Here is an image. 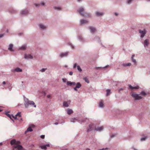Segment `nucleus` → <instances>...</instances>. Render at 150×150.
I'll return each instance as SVG.
<instances>
[{
  "instance_id": "obj_44",
  "label": "nucleus",
  "mask_w": 150,
  "mask_h": 150,
  "mask_svg": "<svg viewBox=\"0 0 150 150\" xmlns=\"http://www.w3.org/2000/svg\"><path fill=\"white\" fill-rule=\"evenodd\" d=\"M133 0H128L127 1V3L128 4H130Z\"/></svg>"
},
{
  "instance_id": "obj_43",
  "label": "nucleus",
  "mask_w": 150,
  "mask_h": 150,
  "mask_svg": "<svg viewBox=\"0 0 150 150\" xmlns=\"http://www.w3.org/2000/svg\"><path fill=\"white\" fill-rule=\"evenodd\" d=\"M69 45L71 46V47L72 48L74 49V46L71 44V43H68Z\"/></svg>"
},
{
  "instance_id": "obj_20",
  "label": "nucleus",
  "mask_w": 150,
  "mask_h": 150,
  "mask_svg": "<svg viewBox=\"0 0 150 150\" xmlns=\"http://www.w3.org/2000/svg\"><path fill=\"white\" fill-rule=\"evenodd\" d=\"M84 16H85L87 18H90L91 17V16L90 13L85 12H84Z\"/></svg>"
},
{
  "instance_id": "obj_48",
  "label": "nucleus",
  "mask_w": 150,
  "mask_h": 150,
  "mask_svg": "<svg viewBox=\"0 0 150 150\" xmlns=\"http://www.w3.org/2000/svg\"><path fill=\"white\" fill-rule=\"evenodd\" d=\"M62 80L65 83L67 81V79H66L63 78L62 79Z\"/></svg>"
},
{
  "instance_id": "obj_9",
  "label": "nucleus",
  "mask_w": 150,
  "mask_h": 150,
  "mask_svg": "<svg viewBox=\"0 0 150 150\" xmlns=\"http://www.w3.org/2000/svg\"><path fill=\"white\" fill-rule=\"evenodd\" d=\"M88 21L84 19H81L80 20V23L81 25L84 24H87L88 23Z\"/></svg>"
},
{
  "instance_id": "obj_49",
  "label": "nucleus",
  "mask_w": 150,
  "mask_h": 150,
  "mask_svg": "<svg viewBox=\"0 0 150 150\" xmlns=\"http://www.w3.org/2000/svg\"><path fill=\"white\" fill-rule=\"evenodd\" d=\"M12 116L15 119H17V116H14L13 115H12Z\"/></svg>"
},
{
  "instance_id": "obj_34",
  "label": "nucleus",
  "mask_w": 150,
  "mask_h": 150,
  "mask_svg": "<svg viewBox=\"0 0 150 150\" xmlns=\"http://www.w3.org/2000/svg\"><path fill=\"white\" fill-rule=\"evenodd\" d=\"M147 138V137L146 136L142 137L140 139V141H145L146 139Z\"/></svg>"
},
{
  "instance_id": "obj_59",
  "label": "nucleus",
  "mask_w": 150,
  "mask_h": 150,
  "mask_svg": "<svg viewBox=\"0 0 150 150\" xmlns=\"http://www.w3.org/2000/svg\"><path fill=\"white\" fill-rule=\"evenodd\" d=\"M7 83V82L6 83L5 81H3V82H2V84H3V85H5V84H6Z\"/></svg>"
},
{
  "instance_id": "obj_50",
  "label": "nucleus",
  "mask_w": 150,
  "mask_h": 150,
  "mask_svg": "<svg viewBox=\"0 0 150 150\" xmlns=\"http://www.w3.org/2000/svg\"><path fill=\"white\" fill-rule=\"evenodd\" d=\"M5 33L1 34V38L3 37L5 35Z\"/></svg>"
},
{
  "instance_id": "obj_22",
  "label": "nucleus",
  "mask_w": 150,
  "mask_h": 150,
  "mask_svg": "<svg viewBox=\"0 0 150 150\" xmlns=\"http://www.w3.org/2000/svg\"><path fill=\"white\" fill-rule=\"evenodd\" d=\"M96 15L98 16H103L104 13L103 12H99L98 11H96L95 13Z\"/></svg>"
},
{
  "instance_id": "obj_60",
  "label": "nucleus",
  "mask_w": 150,
  "mask_h": 150,
  "mask_svg": "<svg viewBox=\"0 0 150 150\" xmlns=\"http://www.w3.org/2000/svg\"><path fill=\"white\" fill-rule=\"evenodd\" d=\"M77 88H76V86L74 88V90L76 91H77Z\"/></svg>"
},
{
  "instance_id": "obj_21",
  "label": "nucleus",
  "mask_w": 150,
  "mask_h": 150,
  "mask_svg": "<svg viewBox=\"0 0 150 150\" xmlns=\"http://www.w3.org/2000/svg\"><path fill=\"white\" fill-rule=\"evenodd\" d=\"M27 45L26 44L22 45L19 48V50H25L26 49Z\"/></svg>"
},
{
  "instance_id": "obj_14",
  "label": "nucleus",
  "mask_w": 150,
  "mask_h": 150,
  "mask_svg": "<svg viewBox=\"0 0 150 150\" xmlns=\"http://www.w3.org/2000/svg\"><path fill=\"white\" fill-rule=\"evenodd\" d=\"M8 11L11 14L15 13L16 12V10L12 8H10L8 10Z\"/></svg>"
},
{
  "instance_id": "obj_53",
  "label": "nucleus",
  "mask_w": 150,
  "mask_h": 150,
  "mask_svg": "<svg viewBox=\"0 0 150 150\" xmlns=\"http://www.w3.org/2000/svg\"><path fill=\"white\" fill-rule=\"evenodd\" d=\"M47 98H51V96L50 95H47Z\"/></svg>"
},
{
  "instance_id": "obj_63",
  "label": "nucleus",
  "mask_w": 150,
  "mask_h": 150,
  "mask_svg": "<svg viewBox=\"0 0 150 150\" xmlns=\"http://www.w3.org/2000/svg\"><path fill=\"white\" fill-rule=\"evenodd\" d=\"M23 33H20L18 34V35H23Z\"/></svg>"
},
{
  "instance_id": "obj_55",
  "label": "nucleus",
  "mask_w": 150,
  "mask_h": 150,
  "mask_svg": "<svg viewBox=\"0 0 150 150\" xmlns=\"http://www.w3.org/2000/svg\"><path fill=\"white\" fill-rule=\"evenodd\" d=\"M123 90V88H120V89H119L118 90V91L119 92H120V91L121 90Z\"/></svg>"
},
{
  "instance_id": "obj_19",
  "label": "nucleus",
  "mask_w": 150,
  "mask_h": 150,
  "mask_svg": "<svg viewBox=\"0 0 150 150\" xmlns=\"http://www.w3.org/2000/svg\"><path fill=\"white\" fill-rule=\"evenodd\" d=\"M149 40L148 39H146L144 42V46L145 47L148 46L149 45Z\"/></svg>"
},
{
  "instance_id": "obj_61",
  "label": "nucleus",
  "mask_w": 150,
  "mask_h": 150,
  "mask_svg": "<svg viewBox=\"0 0 150 150\" xmlns=\"http://www.w3.org/2000/svg\"><path fill=\"white\" fill-rule=\"evenodd\" d=\"M132 148L134 150H138L137 149H135V148H134V146H132Z\"/></svg>"
},
{
  "instance_id": "obj_57",
  "label": "nucleus",
  "mask_w": 150,
  "mask_h": 150,
  "mask_svg": "<svg viewBox=\"0 0 150 150\" xmlns=\"http://www.w3.org/2000/svg\"><path fill=\"white\" fill-rule=\"evenodd\" d=\"M96 139H93V142L94 143H96Z\"/></svg>"
},
{
  "instance_id": "obj_3",
  "label": "nucleus",
  "mask_w": 150,
  "mask_h": 150,
  "mask_svg": "<svg viewBox=\"0 0 150 150\" xmlns=\"http://www.w3.org/2000/svg\"><path fill=\"white\" fill-rule=\"evenodd\" d=\"M139 94H138L134 93H132L131 96L135 99L136 100H139L142 98V97L139 96Z\"/></svg>"
},
{
  "instance_id": "obj_32",
  "label": "nucleus",
  "mask_w": 150,
  "mask_h": 150,
  "mask_svg": "<svg viewBox=\"0 0 150 150\" xmlns=\"http://www.w3.org/2000/svg\"><path fill=\"white\" fill-rule=\"evenodd\" d=\"M78 120V119H76L75 118H71L70 119V121L71 122L74 123L76 122V121H77Z\"/></svg>"
},
{
  "instance_id": "obj_10",
  "label": "nucleus",
  "mask_w": 150,
  "mask_h": 150,
  "mask_svg": "<svg viewBox=\"0 0 150 150\" xmlns=\"http://www.w3.org/2000/svg\"><path fill=\"white\" fill-rule=\"evenodd\" d=\"M70 101L69 100L68 101H64L63 103V105L64 107H68L70 103Z\"/></svg>"
},
{
  "instance_id": "obj_31",
  "label": "nucleus",
  "mask_w": 150,
  "mask_h": 150,
  "mask_svg": "<svg viewBox=\"0 0 150 150\" xmlns=\"http://www.w3.org/2000/svg\"><path fill=\"white\" fill-rule=\"evenodd\" d=\"M108 65H106V66H105V67H95V69H104V68H107L108 67Z\"/></svg>"
},
{
  "instance_id": "obj_25",
  "label": "nucleus",
  "mask_w": 150,
  "mask_h": 150,
  "mask_svg": "<svg viewBox=\"0 0 150 150\" xmlns=\"http://www.w3.org/2000/svg\"><path fill=\"white\" fill-rule=\"evenodd\" d=\"M67 113L68 115H70L73 113V110L72 109L69 108L67 110Z\"/></svg>"
},
{
  "instance_id": "obj_8",
  "label": "nucleus",
  "mask_w": 150,
  "mask_h": 150,
  "mask_svg": "<svg viewBox=\"0 0 150 150\" xmlns=\"http://www.w3.org/2000/svg\"><path fill=\"white\" fill-rule=\"evenodd\" d=\"M69 53L68 52H65L61 53L59 54V56L61 58H62L64 57L67 56Z\"/></svg>"
},
{
  "instance_id": "obj_6",
  "label": "nucleus",
  "mask_w": 150,
  "mask_h": 150,
  "mask_svg": "<svg viewBox=\"0 0 150 150\" xmlns=\"http://www.w3.org/2000/svg\"><path fill=\"white\" fill-rule=\"evenodd\" d=\"M38 26L41 30H45L47 28V27L45 25L42 24H39Z\"/></svg>"
},
{
  "instance_id": "obj_41",
  "label": "nucleus",
  "mask_w": 150,
  "mask_h": 150,
  "mask_svg": "<svg viewBox=\"0 0 150 150\" xmlns=\"http://www.w3.org/2000/svg\"><path fill=\"white\" fill-rule=\"evenodd\" d=\"M21 112H18V113L16 115V116H18L19 117H21Z\"/></svg>"
},
{
  "instance_id": "obj_40",
  "label": "nucleus",
  "mask_w": 150,
  "mask_h": 150,
  "mask_svg": "<svg viewBox=\"0 0 150 150\" xmlns=\"http://www.w3.org/2000/svg\"><path fill=\"white\" fill-rule=\"evenodd\" d=\"M77 69L79 71L81 72L82 71V70L81 69V68H80L79 66L78 65L77 66Z\"/></svg>"
},
{
  "instance_id": "obj_33",
  "label": "nucleus",
  "mask_w": 150,
  "mask_h": 150,
  "mask_svg": "<svg viewBox=\"0 0 150 150\" xmlns=\"http://www.w3.org/2000/svg\"><path fill=\"white\" fill-rule=\"evenodd\" d=\"M131 64L130 63H128L127 64L123 63L122 65L124 67H126L127 66H130L131 65Z\"/></svg>"
},
{
  "instance_id": "obj_47",
  "label": "nucleus",
  "mask_w": 150,
  "mask_h": 150,
  "mask_svg": "<svg viewBox=\"0 0 150 150\" xmlns=\"http://www.w3.org/2000/svg\"><path fill=\"white\" fill-rule=\"evenodd\" d=\"M140 93L142 95H146V93L144 91L141 92Z\"/></svg>"
},
{
  "instance_id": "obj_26",
  "label": "nucleus",
  "mask_w": 150,
  "mask_h": 150,
  "mask_svg": "<svg viewBox=\"0 0 150 150\" xmlns=\"http://www.w3.org/2000/svg\"><path fill=\"white\" fill-rule=\"evenodd\" d=\"M129 88L131 89H138L139 88L138 86H135L133 87L131 85L129 84Z\"/></svg>"
},
{
  "instance_id": "obj_45",
  "label": "nucleus",
  "mask_w": 150,
  "mask_h": 150,
  "mask_svg": "<svg viewBox=\"0 0 150 150\" xmlns=\"http://www.w3.org/2000/svg\"><path fill=\"white\" fill-rule=\"evenodd\" d=\"M47 69L46 68H42L41 70L40 71L42 72H44Z\"/></svg>"
},
{
  "instance_id": "obj_38",
  "label": "nucleus",
  "mask_w": 150,
  "mask_h": 150,
  "mask_svg": "<svg viewBox=\"0 0 150 150\" xmlns=\"http://www.w3.org/2000/svg\"><path fill=\"white\" fill-rule=\"evenodd\" d=\"M34 5L37 8H39L40 6V4L37 3H35L34 4Z\"/></svg>"
},
{
  "instance_id": "obj_46",
  "label": "nucleus",
  "mask_w": 150,
  "mask_h": 150,
  "mask_svg": "<svg viewBox=\"0 0 150 150\" xmlns=\"http://www.w3.org/2000/svg\"><path fill=\"white\" fill-rule=\"evenodd\" d=\"M54 9H57V10H60L61 9V8L60 7H54Z\"/></svg>"
},
{
  "instance_id": "obj_1",
  "label": "nucleus",
  "mask_w": 150,
  "mask_h": 150,
  "mask_svg": "<svg viewBox=\"0 0 150 150\" xmlns=\"http://www.w3.org/2000/svg\"><path fill=\"white\" fill-rule=\"evenodd\" d=\"M19 143L20 142H16L15 139H13L11 141L10 144L11 145H13L14 144L15 145L13 147L15 149L13 150H21L23 148L22 146L21 145H18Z\"/></svg>"
},
{
  "instance_id": "obj_51",
  "label": "nucleus",
  "mask_w": 150,
  "mask_h": 150,
  "mask_svg": "<svg viewBox=\"0 0 150 150\" xmlns=\"http://www.w3.org/2000/svg\"><path fill=\"white\" fill-rule=\"evenodd\" d=\"M45 135H41L40 136V137L42 139H44L45 138Z\"/></svg>"
},
{
  "instance_id": "obj_2",
  "label": "nucleus",
  "mask_w": 150,
  "mask_h": 150,
  "mask_svg": "<svg viewBox=\"0 0 150 150\" xmlns=\"http://www.w3.org/2000/svg\"><path fill=\"white\" fill-rule=\"evenodd\" d=\"M24 100L25 102L24 105L26 108H28L29 105L33 106L35 108L36 107V105L33 101L29 100L28 99L26 98H24Z\"/></svg>"
},
{
  "instance_id": "obj_62",
  "label": "nucleus",
  "mask_w": 150,
  "mask_h": 150,
  "mask_svg": "<svg viewBox=\"0 0 150 150\" xmlns=\"http://www.w3.org/2000/svg\"><path fill=\"white\" fill-rule=\"evenodd\" d=\"M118 13H115V15L116 16H117L118 15Z\"/></svg>"
},
{
  "instance_id": "obj_27",
  "label": "nucleus",
  "mask_w": 150,
  "mask_h": 150,
  "mask_svg": "<svg viewBox=\"0 0 150 150\" xmlns=\"http://www.w3.org/2000/svg\"><path fill=\"white\" fill-rule=\"evenodd\" d=\"M33 131V129L31 128L30 127H29L25 131V134H26V133L28 132H32Z\"/></svg>"
},
{
  "instance_id": "obj_16",
  "label": "nucleus",
  "mask_w": 150,
  "mask_h": 150,
  "mask_svg": "<svg viewBox=\"0 0 150 150\" xmlns=\"http://www.w3.org/2000/svg\"><path fill=\"white\" fill-rule=\"evenodd\" d=\"M76 84V83L75 82H71L70 81H68L67 83V86H71V85L75 86Z\"/></svg>"
},
{
  "instance_id": "obj_58",
  "label": "nucleus",
  "mask_w": 150,
  "mask_h": 150,
  "mask_svg": "<svg viewBox=\"0 0 150 150\" xmlns=\"http://www.w3.org/2000/svg\"><path fill=\"white\" fill-rule=\"evenodd\" d=\"M46 147H49L50 146V145L49 144H45Z\"/></svg>"
},
{
  "instance_id": "obj_29",
  "label": "nucleus",
  "mask_w": 150,
  "mask_h": 150,
  "mask_svg": "<svg viewBox=\"0 0 150 150\" xmlns=\"http://www.w3.org/2000/svg\"><path fill=\"white\" fill-rule=\"evenodd\" d=\"M85 120V118H83L81 119H78V120L77 121H78L79 123H81L84 122Z\"/></svg>"
},
{
  "instance_id": "obj_54",
  "label": "nucleus",
  "mask_w": 150,
  "mask_h": 150,
  "mask_svg": "<svg viewBox=\"0 0 150 150\" xmlns=\"http://www.w3.org/2000/svg\"><path fill=\"white\" fill-rule=\"evenodd\" d=\"M95 39H97L98 41L100 40V38L99 37H96L95 38Z\"/></svg>"
},
{
  "instance_id": "obj_37",
  "label": "nucleus",
  "mask_w": 150,
  "mask_h": 150,
  "mask_svg": "<svg viewBox=\"0 0 150 150\" xmlns=\"http://www.w3.org/2000/svg\"><path fill=\"white\" fill-rule=\"evenodd\" d=\"M40 147L42 149H44L45 150H46L47 149V147H46L45 145L43 146H40Z\"/></svg>"
},
{
  "instance_id": "obj_42",
  "label": "nucleus",
  "mask_w": 150,
  "mask_h": 150,
  "mask_svg": "<svg viewBox=\"0 0 150 150\" xmlns=\"http://www.w3.org/2000/svg\"><path fill=\"white\" fill-rule=\"evenodd\" d=\"M40 6L41 5L42 6H45V3L44 2H41L40 3Z\"/></svg>"
},
{
  "instance_id": "obj_23",
  "label": "nucleus",
  "mask_w": 150,
  "mask_h": 150,
  "mask_svg": "<svg viewBox=\"0 0 150 150\" xmlns=\"http://www.w3.org/2000/svg\"><path fill=\"white\" fill-rule=\"evenodd\" d=\"M103 126L101 127H98L97 128H96L95 130L98 131H101L103 130Z\"/></svg>"
},
{
  "instance_id": "obj_7",
  "label": "nucleus",
  "mask_w": 150,
  "mask_h": 150,
  "mask_svg": "<svg viewBox=\"0 0 150 150\" xmlns=\"http://www.w3.org/2000/svg\"><path fill=\"white\" fill-rule=\"evenodd\" d=\"M11 71L13 72H20L22 71V69L19 67H17L15 69H12Z\"/></svg>"
},
{
  "instance_id": "obj_15",
  "label": "nucleus",
  "mask_w": 150,
  "mask_h": 150,
  "mask_svg": "<svg viewBox=\"0 0 150 150\" xmlns=\"http://www.w3.org/2000/svg\"><path fill=\"white\" fill-rule=\"evenodd\" d=\"M78 39L79 40L82 42H84L85 41V40L83 38L82 36L79 35L78 36Z\"/></svg>"
},
{
  "instance_id": "obj_18",
  "label": "nucleus",
  "mask_w": 150,
  "mask_h": 150,
  "mask_svg": "<svg viewBox=\"0 0 150 150\" xmlns=\"http://www.w3.org/2000/svg\"><path fill=\"white\" fill-rule=\"evenodd\" d=\"M9 112V111H5V114L9 117L11 119L12 121H13V122H14V121L13 120L12 118V115H11L10 114H9L8 113Z\"/></svg>"
},
{
  "instance_id": "obj_24",
  "label": "nucleus",
  "mask_w": 150,
  "mask_h": 150,
  "mask_svg": "<svg viewBox=\"0 0 150 150\" xmlns=\"http://www.w3.org/2000/svg\"><path fill=\"white\" fill-rule=\"evenodd\" d=\"M28 10H22L21 12V13L22 15H26L28 13Z\"/></svg>"
},
{
  "instance_id": "obj_39",
  "label": "nucleus",
  "mask_w": 150,
  "mask_h": 150,
  "mask_svg": "<svg viewBox=\"0 0 150 150\" xmlns=\"http://www.w3.org/2000/svg\"><path fill=\"white\" fill-rule=\"evenodd\" d=\"M83 79L87 83H89V80L86 77L84 78H83Z\"/></svg>"
},
{
  "instance_id": "obj_5",
  "label": "nucleus",
  "mask_w": 150,
  "mask_h": 150,
  "mask_svg": "<svg viewBox=\"0 0 150 150\" xmlns=\"http://www.w3.org/2000/svg\"><path fill=\"white\" fill-rule=\"evenodd\" d=\"M139 32L141 34L140 37L143 38L146 33V31L145 29H144L143 30L140 29L139 30Z\"/></svg>"
},
{
  "instance_id": "obj_28",
  "label": "nucleus",
  "mask_w": 150,
  "mask_h": 150,
  "mask_svg": "<svg viewBox=\"0 0 150 150\" xmlns=\"http://www.w3.org/2000/svg\"><path fill=\"white\" fill-rule=\"evenodd\" d=\"M134 54H133L131 57V59L132 61L134 63V64H137V62L136 60L134 59Z\"/></svg>"
},
{
  "instance_id": "obj_11",
  "label": "nucleus",
  "mask_w": 150,
  "mask_h": 150,
  "mask_svg": "<svg viewBox=\"0 0 150 150\" xmlns=\"http://www.w3.org/2000/svg\"><path fill=\"white\" fill-rule=\"evenodd\" d=\"M93 125L92 124H90L89 125L88 127L87 128V132H88L93 130Z\"/></svg>"
},
{
  "instance_id": "obj_52",
  "label": "nucleus",
  "mask_w": 150,
  "mask_h": 150,
  "mask_svg": "<svg viewBox=\"0 0 150 150\" xmlns=\"http://www.w3.org/2000/svg\"><path fill=\"white\" fill-rule=\"evenodd\" d=\"M76 66H77L76 63L74 64L73 66V68L74 69L76 67Z\"/></svg>"
},
{
  "instance_id": "obj_4",
  "label": "nucleus",
  "mask_w": 150,
  "mask_h": 150,
  "mask_svg": "<svg viewBox=\"0 0 150 150\" xmlns=\"http://www.w3.org/2000/svg\"><path fill=\"white\" fill-rule=\"evenodd\" d=\"M77 11L79 13L81 16H84V13L85 12V9L84 8L81 7L78 10H77Z\"/></svg>"
},
{
  "instance_id": "obj_30",
  "label": "nucleus",
  "mask_w": 150,
  "mask_h": 150,
  "mask_svg": "<svg viewBox=\"0 0 150 150\" xmlns=\"http://www.w3.org/2000/svg\"><path fill=\"white\" fill-rule=\"evenodd\" d=\"M76 88H79L81 86V85L79 82H78L76 83Z\"/></svg>"
},
{
  "instance_id": "obj_13",
  "label": "nucleus",
  "mask_w": 150,
  "mask_h": 150,
  "mask_svg": "<svg viewBox=\"0 0 150 150\" xmlns=\"http://www.w3.org/2000/svg\"><path fill=\"white\" fill-rule=\"evenodd\" d=\"M24 58L25 59H32L33 58V57L31 54H25Z\"/></svg>"
},
{
  "instance_id": "obj_36",
  "label": "nucleus",
  "mask_w": 150,
  "mask_h": 150,
  "mask_svg": "<svg viewBox=\"0 0 150 150\" xmlns=\"http://www.w3.org/2000/svg\"><path fill=\"white\" fill-rule=\"evenodd\" d=\"M106 95L107 96H108L110 93V89H107L106 90Z\"/></svg>"
},
{
  "instance_id": "obj_56",
  "label": "nucleus",
  "mask_w": 150,
  "mask_h": 150,
  "mask_svg": "<svg viewBox=\"0 0 150 150\" xmlns=\"http://www.w3.org/2000/svg\"><path fill=\"white\" fill-rule=\"evenodd\" d=\"M73 72L72 71H70L69 73V75H72L73 74Z\"/></svg>"
},
{
  "instance_id": "obj_64",
  "label": "nucleus",
  "mask_w": 150,
  "mask_h": 150,
  "mask_svg": "<svg viewBox=\"0 0 150 150\" xmlns=\"http://www.w3.org/2000/svg\"><path fill=\"white\" fill-rule=\"evenodd\" d=\"M31 126L33 127H35V125H34L33 124L31 125Z\"/></svg>"
},
{
  "instance_id": "obj_35",
  "label": "nucleus",
  "mask_w": 150,
  "mask_h": 150,
  "mask_svg": "<svg viewBox=\"0 0 150 150\" xmlns=\"http://www.w3.org/2000/svg\"><path fill=\"white\" fill-rule=\"evenodd\" d=\"M98 106L99 108H103V102L102 101H101L100 102Z\"/></svg>"
},
{
  "instance_id": "obj_12",
  "label": "nucleus",
  "mask_w": 150,
  "mask_h": 150,
  "mask_svg": "<svg viewBox=\"0 0 150 150\" xmlns=\"http://www.w3.org/2000/svg\"><path fill=\"white\" fill-rule=\"evenodd\" d=\"M13 45L12 44H10L9 45L8 49L11 52H14V50L13 49Z\"/></svg>"
},
{
  "instance_id": "obj_17",
  "label": "nucleus",
  "mask_w": 150,
  "mask_h": 150,
  "mask_svg": "<svg viewBox=\"0 0 150 150\" xmlns=\"http://www.w3.org/2000/svg\"><path fill=\"white\" fill-rule=\"evenodd\" d=\"M89 29L91 33H93L95 32L96 30L95 28L91 26L89 27Z\"/></svg>"
}]
</instances>
